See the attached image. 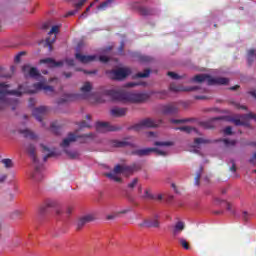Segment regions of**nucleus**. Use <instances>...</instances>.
I'll return each mask as SVG.
<instances>
[{
	"label": "nucleus",
	"instance_id": "obj_1",
	"mask_svg": "<svg viewBox=\"0 0 256 256\" xmlns=\"http://www.w3.org/2000/svg\"><path fill=\"white\" fill-rule=\"evenodd\" d=\"M106 95L112 99V101H121L122 103H145L149 101L151 95L148 93H133L108 90Z\"/></svg>",
	"mask_w": 256,
	"mask_h": 256
},
{
	"label": "nucleus",
	"instance_id": "obj_2",
	"mask_svg": "<svg viewBox=\"0 0 256 256\" xmlns=\"http://www.w3.org/2000/svg\"><path fill=\"white\" fill-rule=\"evenodd\" d=\"M23 93H27V89L23 85H20L17 90H9L8 84L0 83V111L5 105H13V101L17 103V100L9 98V95L21 97Z\"/></svg>",
	"mask_w": 256,
	"mask_h": 256
},
{
	"label": "nucleus",
	"instance_id": "obj_3",
	"mask_svg": "<svg viewBox=\"0 0 256 256\" xmlns=\"http://www.w3.org/2000/svg\"><path fill=\"white\" fill-rule=\"evenodd\" d=\"M26 149L33 161L35 169L30 176L31 179H33V181H43V164H39V159L37 158V150L35 148V145L28 144L26 146Z\"/></svg>",
	"mask_w": 256,
	"mask_h": 256
},
{
	"label": "nucleus",
	"instance_id": "obj_4",
	"mask_svg": "<svg viewBox=\"0 0 256 256\" xmlns=\"http://www.w3.org/2000/svg\"><path fill=\"white\" fill-rule=\"evenodd\" d=\"M205 81L207 82V85H227L229 83V78H213L208 74H198L191 78L192 83H205Z\"/></svg>",
	"mask_w": 256,
	"mask_h": 256
},
{
	"label": "nucleus",
	"instance_id": "obj_5",
	"mask_svg": "<svg viewBox=\"0 0 256 256\" xmlns=\"http://www.w3.org/2000/svg\"><path fill=\"white\" fill-rule=\"evenodd\" d=\"M77 139H82L81 143H87V139H95V133L90 132L81 136L75 135V133H69L67 138H65L60 144V147L65 149L66 147H69L71 143H75Z\"/></svg>",
	"mask_w": 256,
	"mask_h": 256
},
{
	"label": "nucleus",
	"instance_id": "obj_6",
	"mask_svg": "<svg viewBox=\"0 0 256 256\" xmlns=\"http://www.w3.org/2000/svg\"><path fill=\"white\" fill-rule=\"evenodd\" d=\"M138 227L141 229H159L161 227V222H159V215L154 214L153 216L149 217L148 219H144L141 223L138 224Z\"/></svg>",
	"mask_w": 256,
	"mask_h": 256
},
{
	"label": "nucleus",
	"instance_id": "obj_7",
	"mask_svg": "<svg viewBox=\"0 0 256 256\" xmlns=\"http://www.w3.org/2000/svg\"><path fill=\"white\" fill-rule=\"evenodd\" d=\"M111 78L115 81H123V79H126L131 75V69L130 68H118L116 70H112L110 72Z\"/></svg>",
	"mask_w": 256,
	"mask_h": 256
},
{
	"label": "nucleus",
	"instance_id": "obj_8",
	"mask_svg": "<svg viewBox=\"0 0 256 256\" xmlns=\"http://www.w3.org/2000/svg\"><path fill=\"white\" fill-rule=\"evenodd\" d=\"M96 131L98 133H107L109 131H121V127L111 125L109 122H96Z\"/></svg>",
	"mask_w": 256,
	"mask_h": 256
},
{
	"label": "nucleus",
	"instance_id": "obj_9",
	"mask_svg": "<svg viewBox=\"0 0 256 256\" xmlns=\"http://www.w3.org/2000/svg\"><path fill=\"white\" fill-rule=\"evenodd\" d=\"M155 127H157V122L151 118H146L140 121L138 124L132 126L131 129H134V131H141V129H151Z\"/></svg>",
	"mask_w": 256,
	"mask_h": 256
},
{
	"label": "nucleus",
	"instance_id": "obj_10",
	"mask_svg": "<svg viewBox=\"0 0 256 256\" xmlns=\"http://www.w3.org/2000/svg\"><path fill=\"white\" fill-rule=\"evenodd\" d=\"M123 169H124V165L121 164H117L114 169L113 172L110 173H106V177H108V179H111L112 181H115L116 183H121L123 180L121 179V177L117 176L121 173H123Z\"/></svg>",
	"mask_w": 256,
	"mask_h": 256
},
{
	"label": "nucleus",
	"instance_id": "obj_11",
	"mask_svg": "<svg viewBox=\"0 0 256 256\" xmlns=\"http://www.w3.org/2000/svg\"><path fill=\"white\" fill-rule=\"evenodd\" d=\"M169 89L173 91V93H180V92H191V91H199V86H183L177 85L175 83H171Z\"/></svg>",
	"mask_w": 256,
	"mask_h": 256
},
{
	"label": "nucleus",
	"instance_id": "obj_12",
	"mask_svg": "<svg viewBox=\"0 0 256 256\" xmlns=\"http://www.w3.org/2000/svg\"><path fill=\"white\" fill-rule=\"evenodd\" d=\"M179 106L176 103H170L162 106V115H177Z\"/></svg>",
	"mask_w": 256,
	"mask_h": 256
},
{
	"label": "nucleus",
	"instance_id": "obj_13",
	"mask_svg": "<svg viewBox=\"0 0 256 256\" xmlns=\"http://www.w3.org/2000/svg\"><path fill=\"white\" fill-rule=\"evenodd\" d=\"M32 115L33 117H35V119H37V121L41 123L43 121V117L47 115V107L40 106L38 108H34L32 111Z\"/></svg>",
	"mask_w": 256,
	"mask_h": 256
},
{
	"label": "nucleus",
	"instance_id": "obj_14",
	"mask_svg": "<svg viewBox=\"0 0 256 256\" xmlns=\"http://www.w3.org/2000/svg\"><path fill=\"white\" fill-rule=\"evenodd\" d=\"M91 221H95V216L94 215H86L84 217H81L77 222H76V231H81L84 225H87V223H91Z\"/></svg>",
	"mask_w": 256,
	"mask_h": 256
},
{
	"label": "nucleus",
	"instance_id": "obj_15",
	"mask_svg": "<svg viewBox=\"0 0 256 256\" xmlns=\"http://www.w3.org/2000/svg\"><path fill=\"white\" fill-rule=\"evenodd\" d=\"M35 91H44V93H54L55 88L53 86L45 85L43 82H38L33 85Z\"/></svg>",
	"mask_w": 256,
	"mask_h": 256
},
{
	"label": "nucleus",
	"instance_id": "obj_16",
	"mask_svg": "<svg viewBox=\"0 0 256 256\" xmlns=\"http://www.w3.org/2000/svg\"><path fill=\"white\" fill-rule=\"evenodd\" d=\"M41 64H46L48 65V67L50 68H55V67H63V65L65 64L64 61H55V59L53 58H44L40 60Z\"/></svg>",
	"mask_w": 256,
	"mask_h": 256
},
{
	"label": "nucleus",
	"instance_id": "obj_17",
	"mask_svg": "<svg viewBox=\"0 0 256 256\" xmlns=\"http://www.w3.org/2000/svg\"><path fill=\"white\" fill-rule=\"evenodd\" d=\"M75 57L80 63H91L97 59L95 55H83L81 53H76Z\"/></svg>",
	"mask_w": 256,
	"mask_h": 256
},
{
	"label": "nucleus",
	"instance_id": "obj_18",
	"mask_svg": "<svg viewBox=\"0 0 256 256\" xmlns=\"http://www.w3.org/2000/svg\"><path fill=\"white\" fill-rule=\"evenodd\" d=\"M135 171H141V165L134 163L130 166L124 165L123 174L124 175H133Z\"/></svg>",
	"mask_w": 256,
	"mask_h": 256
},
{
	"label": "nucleus",
	"instance_id": "obj_19",
	"mask_svg": "<svg viewBox=\"0 0 256 256\" xmlns=\"http://www.w3.org/2000/svg\"><path fill=\"white\" fill-rule=\"evenodd\" d=\"M85 3H87V0H74L75 10L66 13L65 17H73V15H75L77 11H79V9L85 5Z\"/></svg>",
	"mask_w": 256,
	"mask_h": 256
},
{
	"label": "nucleus",
	"instance_id": "obj_20",
	"mask_svg": "<svg viewBox=\"0 0 256 256\" xmlns=\"http://www.w3.org/2000/svg\"><path fill=\"white\" fill-rule=\"evenodd\" d=\"M155 151V148H144L132 151V155H137V157H148Z\"/></svg>",
	"mask_w": 256,
	"mask_h": 256
},
{
	"label": "nucleus",
	"instance_id": "obj_21",
	"mask_svg": "<svg viewBox=\"0 0 256 256\" xmlns=\"http://www.w3.org/2000/svg\"><path fill=\"white\" fill-rule=\"evenodd\" d=\"M185 231V222L183 221H178L173 228L172 234L174 237H177V235H181Z\"/></svg>",
	"mask_w": 256,
	"mask_h": 256
},
{
	"label": "nucleus",
	"instance_id": "obj_22",
	"mask_svg": "<svg viewBox=\"0 0 256 256\" xmlns=\"http://www.w3.org/2000/svg\"><path fill=\"white\" fill-rule=\"evenodd\" d=\"M110 112L113 117H125L127 115V108L115 107Z\"/></svg>",
	"mask_w": 256,
	"mask_h": 256
},
{
	"label": "nucleus",
	"instance_id": "obj_23",
	"mask_svg": "<svg viewBox=\"0 0 256 256\" xmlns=\"http://www.w3.org/2000/svg\"><path fill=\"white\" fill-rule=\"evenodd\" d=\"M138 13L142 15V17H149V15H154L155 11L149 7L140 6L138 8Z\"/></svg>",
	"mask_w": 256,
	"mask_h": 256
},
{
	"label": "nucleus",
	"instance_id": "obj_24",
	"mask_svg": "<svg viewBox=\"0 0 256 256\" xmlns=\"http://www.w3.org/2000/svg\"><path fill=\"white\" fill-rule=\"evenodd\" d=\"M55 205H57V202L55 201H52V200L46 201V203L40 207L41 215H45V213H47V210L51 207H55Z\"/></svg>",
	"mask_w": 256,
	"mask_h": 256
},
{
	"label": "nucleus",
	"instance_id": "obj_25",
	"mask_svg": "<svg viewBox=\"0 0 256 256\" xmlns=\"http://www.w3.org/2000/svg\"><path fill=\"white\" fill-rule=\"evenodd\" d=\"M40 147L42 148V151H43L44 153H48V154H46V155L43 157V161H47V159H49L50 157H55V152L51 151V150L49 149V147H47V146H45V145H43V144H41Z\"/></svg>",
	"mask_w": 256,
	"mask_h": 256
},
{
	"label": "nucleus",
	"instance_id": "obj_26",
	"mask_svg": "<svg viewBox=\"0 0 256 256\" xmlns=\"http://www.w3.org/2000/svg\"><path fill=\"white\" fill-rule=\"evenodd\" d=\"M228 121H230L231 123H234V125H236L237 127L239 126L247 127V125H249L247 122H243L241 118H238V117H230Z\"/></svg>",
	"mask_w": 256,
	"mask_h": 256
},
{
	"label": "nucleus",
	"instance_id": "obj_27",
	"mask_svg": "<svg viewBox=\"0 0 256 256\" xmlns=\"http://www.w3.org/2000/svg\"><path fill=\"white\" fill-rule=\"evenodd\" d=\"M256 59L255 49H250L247 51V61L248 65H253V61Z\"/></svg>",
	"mask_w": 256,
	"mask_h": 256
},
{
	"label": "nucleus",
	"instance_id": "obj_28",
	"mask_svg": "<svg viewBox=\"0 0 256 256\" xmlns=\"http://www.w3.org/2000/svg\"><path fill=\"white\" fill-rule=\"evenodd\" d=\"M114 0H106L97 6L98 11H106L112 5Z\"/></svg>",
	"mask_w": 256,
	"mask_h": 256
},
{
	"label": "nucleus",
	"instance_id": "obj_29",
	"mask_svg": "<svg viewBox=\"0 0 256 256\" xmlns=\"http://www.w3.org/2000/svg\"><path fill=\"white\" fill-rule=\"evenodd\" d=\"M91 89H93L91 82H85L84 85L80 88V91L83 93V95H89V93H91Z\"/></svg>",
	"mask_w": 256,
	"mask_h": 256
},
{
	"label": "nucleus",
	"instance_id": "obj_30",
	"mask_svg": "<svg viewBox=\"0 0 256 256\" xmlns=\"http://www.w3.org/2000/svg\"><path fill=\"white\" fill-rule=\"evenodd\" d=\"M19 132L21 133V135H24L26 139H37L35 133L30 131L29 129L20 130Z\"/></svg>",
	"mask_w": 256,
	"mask_h": 256
},
{
	"label": "nucleus",
	"instance_id": "obj_31",
	"mask_svg": "<svg viewBox=\"0 0 256 256\" xmlns=\"http://www.w3.org/2000/svg\"><path fill=\"white\" fill-rule=\"evenodd\" d=\"M86 120H82L80 123H79V127L80 129H89L91 127V124H90V121H91V115H86Z\"/></svg>",
	"mask_w": 256,
	"mask_h": 256
},
{
	"label": "nucleus",
	"instance_id": "obj_32",
	"mask_svg": "<svg viewBox=\"0 0 256 256\" xmlns=\"http://www.w3.org/2000/svg\"><path fill=\"white\" fill-rule=\"evenodd\" d=\"M183 131L184 133H199L198 130H196V128L194 127H190V126H182V127H178L176 128V131Z\"/></svg>",
	"mask_w": 256,
	"mask_h": 256
},
{
	"label": "nucleus",
	"instance_id": "obj_33",
	"mask_svg": "<svg viewBox=\"0 0 256 256\" xmlns=\"http://www.w3.org/2000/svg\"><path fill=\"white\" fill-rule=\"evenodd\" d=\"M141 199H146L147 201H155L156 197L151 193V190L146 189L144 195L141 196Z\"/></svg>",
	"mask_w": 256,
	"mask_h": 256
},
{
	"label": "nucleus",
	"instance_id": "obj_34",
	"mask_svg": "<svg viewBox=\"0 0 256 256\" xmlns=\"http://www.w3.org/2000/svg\"><path fill=\"white\" fill-rule=\"evenodd\" d=\"M1 164L4 165L5 169H13V167H15L13 160H11L9 158L2 159Z\"/></svg>",
	"mask_w": 256,
	"mask_h": 256
},
{
	"label": "nucleus",
	"instance_id": "obj_35",
	"mask_svg": "<svg viewBox=\"0 0 256 256\" xmlns=\"http://www.w3.org/2000/svg\"><path fill=\"white\" fill-rule=\"evenodd\" d=\"M151 75V69H145L144 72H139L135 75L136 79H145Z\"/></svg>",
	"mask_w": 256,
	"mask_h": 256
},
{
	"label": "nucleus",
	"instance_id": "obj_36",
	"mask_svg": "<svg viewBox=\"0 0 256 256\" xmlns=\"http://www.w3.org/2000/svg\"><path fill=\"white\" fill-rule=\"evenodd\" d=\"M64 152L66 153V155H68L70 159H79L81 155L78 151L64 150Z\"/></svg>",
	"mask_w": 256,
	"mask_h": 256
},
{
	"label": "nucleus",
	"instance_id": "obj_37",
	"mask_svg": "<svg viewBox=\"0 0 256 256\" xmlns=\"http://www.w3.org/2000/svg\"><path fill=\"white\" fill-rule=\"evenodd\" d=\"M178 241L181 247H183V249H185L186 251H189L191 249L189 242H187L185 238H179Z\"/></svg>",
	"mask_w": 256,
	"mask_h": 256
},
{
	"label": "nucleus",
	"instance_id": "obj_38",
	"mask_svg": "<svg viewBox=\"0 0 256 256\" xmlns=\"http://www.w3.org/2000/svg\"><path fill=\"white\" fill-rule=\"evenodd\" d=\"M28 77H32L33 79H35V77H41V74L39 73V70H37V68L32 67L29 70Z\"/></svg>",
	"mask_w": 256,
	"mask_h": 256
},
{
	"label": "nucleus",
	"instance_id": "obj_39",
	"mask_svg": "<svg viewBox=\"0 0 256 256\" xmlns=\"http://www.w3.org/2000/svg\"><path fill=\"white\" fill-rule=\"evenodd\" d=\"M168 77H170L171 79H174V80H179V79H185V75H179L175 72H168L167 73Z\"/></svg>",
	"mask_w": 256,
	"mask_h": 256
},
{
	"label": "nucleus",
	"instance_id": "obj_40",
	"mask_svg": "<svg viewBox=\"0 0 256 256\" xmlns=\"http://www.w3.org/2000/svg\"><path fill=\"white\" fill-rule=\"evenodd\" d=\"M154 145H156V147H171L173 145V142H169V141H166V142L156 141L154 143Z\"/></svg>",
	"mask_w": 256,
	"mask_h": 256
},
{
	"label": "nucleus",
	"instance_id": "obj_41",
	"mask_svg": "<svg viewBox=\"0 0 256 256\" xmlns=\"http://www.w3.org/2000/svg\"><path fill=\"white\" fill-rule=\"evenodd\" d=\"M201 173H203V167H200L199 171L197 172L195 179H194V183L195 185L199 186L200 185V181H201Z\"/></svg>",
	"mask_w": 256,
	"mask_h": 256
},
{
	"label": "nucleus",
	"instance_id": "obj_42",
	"mask_svg": "<svg viewBox=\"0 0 256 256\" xmlns=\"http://www.w3.org/2000/svg\"><path fill=\"white\" fill-rule=\"evenodd\" d=\"M195 145H202V144H207L211 143V140L205 139V138H196L194 140Z\"/></svg>",
	"mask_w": 256,
	"mask_h": 256
},
{
	"label": "nucleus",
	"instance_id": "obj_43",
	"mask_svg": "<svg viewBox=\"0 0 256 256\" xmlns=\"http://www.w3.org/2000/svg\"><path fill=\"white\" fill-rule=\"evenodd\" d=\"M189 121H193V119H172L171 123H174V125H179L180 123H189Z\"/></svg>",
	"mask_w": 256,
	"mask_h": 256
},
{
	"label": "nucleus",
	"instance_id": "obj_44",
	"mask_svg": "<svg viewBox=\"0 0 256 256\" xmlns=\"http://www.w3.org/2000/svg\"><path fill=\"white\" fill-rule=\"evenodd\" d=\"M31 68L32 67L29 64L22 66V73L25 75V77H29V71Z\"/></svg>",
	"mask_w": 256,
	"mask_h": 256
},
{
	"label": "nucleus",
	"instance_id": "obj_45",
	"mask_svg": "<svg viewBox=\"0 0 256 256\" xmlns=\"http://www.w3.org/2000/svg\"><path fill=\"white\" fill-rule=\"evenodd\" d=\"M114 147H127L129 145V142L127 141H114Z\"/></svg>",
	"mask_w": 256,
	"mask_h": 256
},
{
	"label": "nucleus",
	"instance_id": "obj_46",
	"mask_svg": "<svg viewBox=\"0 0 256 256\" xmlns=\"http://www.w3.org/2000/svg\"><path fill=\"white\" fill-rule=\"evenodd\" d=\"M140 85L145 87V85H147V83H145V82H137V83L129 82V83L126 84V87H137V86H140Z\"/></svg>",
	"mask_w": 256,
	"mask_h": 256
},
{
	"label": "nucleus",
	"instance_id": "obj_47",
	"mask_svg": "<svg viewBox=\"0 0 256 256\" xmlns=\"http://www.w3.org/2000/svg\"><path fill=\"white\" fill-rule=\"evenodd\" d=\"M56 39H57V35H55L52 39L51 38H47L46 39V45H48L49 48L52 49L53 43H55Z\"/></svg>",
	"mask_w": 256,
	"mask_h": 256
},
{
	"label": "nucleus",
	"instance_id": "obj_48",
	"mask_svg": "<svg viewBox=\"0 0 256 256\" xmlns=\"http://www.w3.org/2000/svg\"><path fill=\"white\" fill-rule=\"evenodd\" d=\"M139 61L141 63H149L151 61V57L146 56V55H140L139 56Z\"/></svg>",
	"mask_w": 256,
	"mask_h": 256
},
{
	"label": "nucleus",
	"instance_id": "obj_49",
	"mask_svg": "<svg viewBox=\"0 0 256 256\" xmlns=\"http://www.w3.org/2000/svg\"><path fill=\"white\" fill-rule=\"evenodd\" d=\"M67 101H73V95L71 94L66 95V98L60 99L58 103H67Z\"/></svg>",
	"mask_w": 256,
	"mask_h": 256
},
{
	"label": "nucleus",
	"instance_id": "obj_50",
	"mask_svg": "<svg viewBox=\"0 0 256 256\" xmlns=\"http://www.w3.org/2000/svg\"><path fill=\"white\" fill-rule=\"evenodd\" d=\"M59 33V26L55 25L51 28V30L48 32V35H57Z\"/></svg>",
	"mask_w": 256,
	"mask_h": 256
},
{
	"label": "nucleus",
	"instance_id": "obj_51",
	"mask_svg": "<svg viewBox=\"0 0 256 256\" xmlns=\"http://www.w3.org/2000/svg\"><path fill=\"white\" fill-rule=\"evenodd\" d=\"M94 3H91L87 8L86 11L80 16V19H85L87 18V13L91 11V7H93Z\"/></svg>",
	"mask_w": 256,
	"mask_h": 256
},
{
	"label": "nucleus",
	"instance_id": "obj_52",
	"mask_svg": "<svg viewBox=\"0 0 256 256\" xmlns=\"http://www.w3.org/2000/svg\"><path fill=\"white\" fill-rule=\"evenodd\" d=\"M137 183H139V179L134 178L132 182L128 184L129 189H135Z\"/></svg>",
	"mask_w": 256,
	"mask_h": 256
},
{
	"label": "nucleus",
	"instance_id": "obj_53",
	"mask_svg": "<svg viewBox=\"0 0 256 256\" xmlns=\"http://www.w3.org/2000/svg\"><path fill=\"white\" fill-rule=\"evenodd\" d=\"M153 153H156V155H160V156H162V157H166V155H167V152H165V151H163V150H159V149H157V148H154Z\"/></svg>",
	"mask_w": 256,
	"mask_h": 256
},
{
	"label": "nucleus",
	"instance_id": "obj_54",
	"mask_svg": "<svg viewBox=\"0 0 256 256\" xmlns=\"http://www.w3.org/2000/svg\"><path fill=\"white\" fill-rule=\"evenodd\" d=\"M241 119H255L256 120V114L254 113H248L244 116H241Z\"/></svg>",
	"mask_w": 256,
	"mask_h": 256
},
{
	"label": "nucleus",
	"instance_id": "obj_55",
	"mask_svg": "<svg viewBox=\"0 0 256 256\" xmlns=\"http://www.w3.org/2000/svg\"><path fill=\"white\" fill-rule=\"evenodd\" d=\"M117 217H119V213H118V212L107 215V216H106V219H107L108 221H111V220H113V219H117Z\"/></svg>",
	"mask_w": 256,
	"mask_h": 256
},
{
	"label": "nucleus",
	"instance_id": "obj_56",
	"mask_svg": "<svg viewBox=\"0 0 256 256\" xmlns=\"http://www.w3.org/2000/svg\"><path fill=\"white\" fill-rule=\"evenodd\" d=\"M65 63L69 66V67H75V60L71 59V58H66L65 59Z\"/></svg>",
	"mask_w": 256,
	"mask_h": 256
},
{
	"label": "nucleus",
	"instance_id": "obj_57",
	"mask_svg": "<svg viewBox=\"0 0 256 256\" xmlns=\"http://www.w3.org/2000/svg\"><path fill=\"white\" fill-rule=\"evenodd\" d=\"M223 143L228 147V145H232V146L236 145L237 141H235V140L230 141V140L224 139Z\"/></svg>",
	"mask_w": 256,
	"mask_h": 256
},
{
	"label": "nucleus",
	"instance_id": "obj_58",
	"mask_svg": "<svg viewBox=\"0 0 256 256\" xmlns=\"http://www.w3.org/2000/svg\"><path fill=\"white\" fill-rule=\"evenodd\" d=\"M23 55H25V52H20V53H18V54L16 55L15 59H14L15 63H20V62H21V57H22Z\"/></svg>",
	"mask_w": 256,
	"mask_h": 256
},
{
	"label": "nucleus",
	"instance_id": "obj_59",
	"mask_svg": "<svg viewBox=\"0 0 256 256\" xmlns=\"http://www.w3.org/2000/svg\"><path fill=\"white\" fill-rule=\"evenodd\" d=\"M226 209L231 213V215H235V209H233V205H231V203H227Z\"/></svg>",
	"mask_w": 256,
	"mask_h": 256
},
{
	"label": "nucleus",
	"instance_id": "obj_60",
	"mask_svg": "<svg viewBox=\"0 0 256 256\" xmlns=\"http://www.w3.org/2000/svg\"><path fill=\"white\" fill-rule=\"evenodd\" d=\"M225 135H233V128L231 126H228L224 129Z\"/></svg>",
	"mask_w": 256,
	"mask_h": 256
},
{
	"label": "nucleus",
	"instance_id": "obj_61",
	"mask_svg": "<svg viewBox=\"0 0 256 256\" xmlns=\"http://www.w3.org/2000/svg\"><path fill=\"white\" fill-rule=\"evenodd\" d=\"M243 221H249L251 219V214H248L247 211H244L242 214Z\"/></svg>",
	"mask_w": 256,
	"mask_h": 256
},
{
	"label": "nucleus",
	"instance_id": "obj_62",
	"mask_svg": "<svg viewBox=\"0 0 256 256\" xmlns=\"http://www.w3.org/2000/svg\"><path fill=\"white\" fill-rule=\"evenodd\" d=\"M99 61L101 63H109V57H107V56H100L99 57Z\"/></svg>",
	"mask_w": 256,
	"mask_h": 256
},
{
	"label": "nucleus",
	"instance_id": "obj_63",
	"mask_svg": "<svg viewBox=\"0 0 256 256\" xmlns=\"http://www.w3.org/2000/svg\"><path fill=\"white\" fill-rule=\"evenodd\" d=\"M249 163H251V165H255L256 164V152L253 154V156L249 159Z\"/></svg>",
	"mask_w": 256,
	"mask_h": 256
},
{
	"label": "nucleus",
	"instance_id": "obj_64",
	"mask_svg": "<svg viewBox=\"0 0 256 256\" xmlns=\"http://www.w3.org/2000/svg\"><path fill=\"white\" fill-rule=\"evenodd\" d=\"M5 181H7V174L0 176V183H5Z\"/></svg>",
	"mask_w": 256,
	"mask_h": 256
}]
</instances>
